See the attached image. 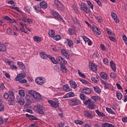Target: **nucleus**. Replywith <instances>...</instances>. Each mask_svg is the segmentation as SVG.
<instances>
[{
    "instance_id": "f257e3e1",
    "label": "nucleus",
    "mask_w": 127,
    "mask_h": 127,
    "mask_svg": "<svg viewBox=\"0 0 127 127\" xmlns=\"http://www.w3.org/2000/svg\"><path fill=\"white\" fill-rule=\"evenodd\" d=\"M28 93L30 95H31V96L33 97V98L35 99V100H36L37 101H39L40 100H41V95H40V94H39V93L34 90H30L28 92Z\"/></svg>"
},
{
    "instance_id": "f03ea898",
    "label": "nucleus",
    "mask_w": 127,
    "mask_h": 127,
    "mask_svg": "<svg viewBox=\"0 0 127 127\" xmlns=\"http://www.w3.org/2000/svg\"><path fill=\"white\" fill-rule=\"evenodd\" d=\"M55 5H56L57 8H58L60 10H64L65 7L64 5L60 2L59 0H55Z\"/></svg>"
},
{
    "instance_id": "7ed1b4c3",
    "label": "nucleus",
    "mask_w": 127,
    "mask_h": 127,
    "mask_svg": "<svg viewBox=\"0 0 127 127\" xmlns=\"http://www.w3.org/2000/svg\"><path fill=\"white\" fill-rule=\"evenodd\" d=\"M36 111L38 112L40 115H44V108L42 105H37L35 107Z\"/></svg>"
},
{
    "instance_id": "20e7f679",
    "label": "nucleus",
    "mask_w": 127,
    "mask_h": 127,
    "mask_svg": "<svg viewBox=\"0 0 127 127\" xmlns=\"http://www.w3.org/2000/svg\"><path fill=\"white\" fill-rule=\"evenodd\" d=\"M81 8L85 12V13H90L91 12V10L90 9V7H88L86 3H82L80 5Z\"/></svg>"
},
{
    "instance_id": "39448f33",
    "label": "nucleus",
    "mask_w": 127,
    "mask_h": 127,
    "mask_svg": "<svg viewBox=\"0 0 127 127\" xmlns=\"http://www.w3.org/2000/svg\"><path fill=\"white\" fill-rule=\"evenodd\" d=\"M68 104L70 106H78L81 104V101L79 99H72L68 101Z\"/></svg>"
},
{
    "instance_id": "423d86ee",
    "label": "nucleus",
    "mask_w": 127,
    "mask_h": 127,
    "mask_svg": "<svg viewBox=\"0 0 127 127\" xmlns=\"http://www.w3.org/2000/svg\"><path fill=\"white\" fill-rule=\"evenodd\" d=\"M92 29L94 34H96V35H101V34H102V32L100 31L99 28L96 26V25H93L92 26Z\"/></svg>"
},
{
    "instance_id": "0eeeda50",
    "label": "nucleus",
    "mask_w": 127,
    "mask_h": 127,
    "mask_svg": "<svg viewBox=\"0 0 127 127\" xmlns=\"http://www.w3.org/2000/svg\"><path fill=\"white\" fill-rule=\"evenodd\" d=\"M93 92L92 88L85 87L82 90L81 93L82 94H85L86 95H90Z\"/></svg>"
},
{
    "instance_id": "6e6552de",
    "label": "nucleus",
    "mask_w": 127,
    "mask_h": 127,
    "mask_svg": "<svg viewBox=\"0 0 127 127\" xmlns=\"http://www.w3.org/2000/svg\"><path fill=\"white\" fill-rule=\"evenodd\" d=\"M48 103L51 105L52 108H54L55 109H57V108H59V103H58V102H56L54 101L48 100Z\"/></svg>"
},
{
    "instance_id": "1a4fd4ad",
    "label": "nucleus",
    "mask_w": 127,
    "mask_h": 127,
    "mask_svg": "<svg viewBox=\"0 0 127 127\" xmlns=\"http://www.w3.org/2000/svg\"><path fill=\"white\" fill-rule=\"evenodd\" d=\"M16 103H18V104H20L21 106H23V105H24V99H23L22 96H18L16 98Z\"/></svg>"
},
{
    "instance_id": "9d476101",
    "label": "nucleus",
    "mask_w": 127,
    "mask_h": 127,
    "mask_svg": "<svg viewBox=\"0 0 127 127\" xmlns=\"http://www.w3.org/2000/svg\"><path fill=\"white\" fill-rule=\"evenodd\" d=\"M35 82L39 85H43L44 81L42 77H38L35 79Z\"/></svg>"
},
{
    "instance_id": "9b49d317",
    "label": "nucleus",
    "mask_w": 127,
    "mask_h": 127,
    "mask_svg": "<svg viewBox=\"0 0 127 127\" xmlns=\"http://www.w3.org/2000/svg\"><path fill=\"white\" fill-rule=\"evenodd\" d=\"M111 15H112V18H113V19H114V20L116 23H119V22H120V20L118 18V16L117 15V14L113 12V13H112Z\"/></svg>"
},
{
    "instance_id": "f8f14e48",
    "label": "nucleus",
    "mask_w": 127,
    "mask_h": 127,
    "mask_svg": "<svg viewBox=\"0 0 127 127\" xmlns=\"http://www.w3.org/2000/svg\"><path fill=\"white\" fill-rule=\"evenodd\" d=\"M17 65L19 66V68H20V69L21 70H23V71L26 70V68H25V66L24 65V64L22 63V62H18L17 63Z\"/></svg>"
},
{
    "instance_id": "ddd939ff",
    "label": "nucleus",
    "mask_w": 127,
    "mask_h": 127,
    "mask_svg": "<svg viewBox=\"0 0 127 127\" xmlns=\"http://www.w3.org/2000/svg\"><path fill=\"white\" fill-rule=\"evenodd\" d=\"M110 65L113 71H114V72H116L117 70V66H116V64H115V62H114V61H111L110 62Z\"/></svg>"
},
{
    "instance_id": "4468645a",
    "label": "nucleus",
    "mask_w": 127,
    "mask_h": 127,
    "mask_svg": "<svg viewBox=\"0 0 127 127\" xmlns=\"http://www.w3.org/2000/svg\"><path fill=\"white\" fill-rule=\"evenodd\" d=\"M61 52L62 54H63V55H64V56H65L66 58H67V59H69L70 58V55H69V54L67 53V52H66L65 49H62Z\"/></svg>"
},
{
    "instance_id": "2eb2a0df",
    "label": "nucleus",
    "mask_w": 127,
    "mask_h": 127,
    "mask_svg": "<svg viewBox=\"0 0 127 127\" xmlns=\"http://www.w3.org/2000/svg\"><path fill=\"white\" fill-rule=\"evenodd\" d=\"M25 73H19L18 75H17L16 77L15 78L16 81H18V80L20 79H22V78H24L25 77Z\"/></svg>"
},
{
    "instance_id": "dca6fc26",
    "label": "nucleus",
    "mask_w": 127,
    "mask_h": 127,
    "mask_svg": "<svg viewBox=\"0 0 127 127\" xmlns=\"http://www.w3.org/2000/svg\"><path fill=\"white\" fill-rule=\"evenodd\" d=\"M69 84L71 88H73V89H76L77 88V84L76 82L73 80L69 81Z\"/></svg>"
},
{
    "instance_id": "f3484780",
    "label": "nucleus",
    "mask_w": 127,
    "mask_h": 127,
    "mask_svg": "<svg viewBox=\"0 0 127 127\" xmlns=\"http://www.w3.org/2000/svg\"><path fill=\"white\" fill-rule=\"evenodd\" d=\"M40 5L42 8H47V3L45 1H42L40 3Z\"/></svg>"
},
{
    "instance_id": "a211bd4d",
    "label": "nucleus",
    "mask_w": 127,
    "mask_h": 127,
    "mask_svg": "<svg viewBox=\"0 0 127 127\" xmlns=\"http://www.w3.org/2000/svg\"><path fill=\"white\" fill-rule=\"evenodd\" d=\"M62 60H63V58L61 57H58L56 61V63L54 64H62Z\"/></svg>"
},
{
    "instance_id": "6ab92c4d",
    "label": "nucleus",
    "mask_w": 127,
    "mask_h": 127,
    "mask_svg": "<svg viewBox=\"0 0 127 127\" xmlns=\"http://www.w3.org/2000/svg\"><path fill=\"white\" fill-rule=\"evenodd\" d=\"M100 76L102 79H104V80H107L108 78V75L106 74L104 72H102L100 74Z\"/></svg>"
},
{
    "instance_id": "aec40b11",
    "label": "nucleus",
    "mask_w": 127,
    "mask_h": 127,
    "mask_svg": "<svg viewBox=\"0 0 127 127\" xmlns=\"http://www.w3.org/2000/svg\"><path fill=\"white\" fill-rule=\"evenodd\" d=\"M0 51L2 52H4V51H6V47L4 45L1 44V42H0Z\"/></svg>"
},
{
    "instance_id": "412c9836",
    "label": "nucleus",
    "mask_w": 127,
    "mask_h": 127,
    "mask_svg": "<svg viewBox=\"0 0 127 127\" xmlns=\"http://www.w3.org/2000/svg\"><path fill=\"white\" fill-rule=\"evenodd\" d=\"M84 115L85 116V117H87V118H89V119H93V115H92L87 111L84 112Z\"/></svg>"
},
{
    "instance_id": "4be33fe9",
    "label": "nucleus",
    "mask_w": 127,
    "mask_h": 127,
    "mask_svg": "<svg viewBox=\"0 0 127 127\" xmlns=\"http://www.w3.org/2000/svg\"><path fill=\"white\" fill-rule=\"evenodd\" d=\"M40 55L42 59H47L48 55L44 52H42L40 54Z\"/></svg>"
},
{
    "instance_id": "5701e85b",
    "label": "nucleus",
    "mask_w": 127,
    "mask_h": 127,
    "mask_svg": "<svg viewBox=\"0 0 127 127\" xmlns=\"http://www.w3.org/2000/svg\"><path fill=\"white\" fill-rule=\"evenodd\" d=\"M116 96L118 100H122L123 99V94L120 91H117L116 92Z\"/></svg>"
},
{
    "instance_id": "b1692460",
    "label": "nucleus",
    "mask_w": 127,
    "mask_h": 127,
    "mask_svg": "<svg viewBox=\"0 0 127 127\" xmlns=\"http://www.w3.org/2000/svg\"><path fill=\"white\" fill-rule=\"evenodd\" d=\"M102 127H115V126H114L113 124H110L109 123H104L102 124L101 125Z\"/></svg>"
},
{
    "instance_id": "393cba45",
    "label": "nucleus",
    "mask_w": 127,
    "mask_h": 127,
    "mask_svg": "<svg viewBox=\"0 0 127 127\" xmlns=\"http://www.w3.org/2000/svg\"><path fill=\"white\" fill-rule=\"evenodd\" d=\"M53 14L55 17L58 18L59 19H60V20H62V18L60 17V15H59V13H58V12L55 11L53 12Z\"/></svg>"
},
{
    "instance_id": "a878e982",
    "label": "nucleus",
    "mask_w": 127,
    "mask_h": 127,
    "mask_svg": "<svg viewBox=\"0 0 127 127\" xmlns=\"http://www.w3.org/2000/svg\"><path fill=\"white\" fill-rule=\"evenodd\" d=\"M33 39L34 41H36V42H41V41H42L41 37L38 36H34Z\"/></svg>"
},
{
    "instance_id": "bb28decb",
    "label": "nucleus",
    "mask_w": 127,
    "mask_h": 127,
    "mask_svg": "<svg viewBox=\"0 0 127 127\" xmlns=\"http://www.w3.org/2000/svg\"><path fill=\"white\" fill-rule=\"evenodd\" d=\"M94 106L95 105H94V103H92L91 102H90L88 104V108L90 110H94L95 109Z\"/></svg>"
},
{
    "instance_id": "cd10ccee",
    "label": "nucleus",
    "mask_w": 127,
    "mask_h": 127,
    "mask_svg": "<svg viewBox=\"0 0 127 127\" xmlns=\"http://www.w3.org/2000/svg\"><path fill=\"white\" fill-rule=\"evenodd\" d=\"M49 35H50V37L53 38L55 35V31L53 30V29L51 30V32L48 33Z\"/></svg>"
},
{
    "instance_id": "c85d7f7f",
    "label": "nucleus",
    "mask_w": 127,
    "mask_h": 127,
    "mask_svg": "<svg viewBox=\"0 0 127 127\" xmlns=\"http://www.w3.org/2000/svg\"><path fill=\"white\" fill-rule=\"evenodd\" d=\"M47 58H49L54 64L56 63V60H55V59L54 58V57H52L51 56L49 55H48Z\"/></svg>"
},
{
    "instance_id": "c756f323",
    "label": "nucleus",
    "mask_w": 127,
    "mask_h": 127,
    "mask_svg": "<svg viewBox=\"0 0 127 127\" xmlns=\"http://www.w3.org/2000/svg\"><path fill=\"white\" fill-rule=\"evenodd\" d=\"M63 89L64 91H66V92H69V91H70V87H69V85H68V84H65L64 85Z\"/></svg>"
},
{
    "instance_id": "7c9ffc66",
    "label": "nucleus",
    "mask_w": 127,
    "mask_h": 127,
    "mask_svg": "<svg viewBox=\"0 0 127 127\" xmlns=\"http://www.w3.org/2000/svg\"><path fill=\"white\" fill-rule=\"evenodd\" d=\"M95 112L99 117H105V114L100 112L99 110H96Z\"/></svg>"
},
{
    "instance_id": "2f4dec72",
    "label": "nucleus",
    "mask_w": 127,
    "mask_h": 127,
    "mask_svg": "<svg viewBox=\"0 0 127 127\" xmlns=\"http://www.w3.org/2000/svg\"><path fill=\"white\" fill-rule=\"evenodd\" d=\"M93 88H94V91H95V92H96V93H98V94L101 93V89H100L99 87L96 86V87H94Z\"/></svg>"
},
{
    "instance_id": "473e14b6",
    "label": "nucleus",
    "mask_w": 127,
    "mask_h": 127,
    "mask_svg": "<svg viewBox=\"0 0 127 127\" xmlns=\"http://www.w3.org/2000/svg\"><path fill=\"white\" fill-rule=\"evenodd\" d=\"M32 95L30 96L29 95H26V97H25V99L26 100V101H28V102H30V101H31L32 100Z\"/></svg>"
},
{
    "instance_id": "72a5a7b5",
    "label": "nucleus",
    "mask_w": 127,
    "mask_h": 127,
    "mask_svg": "<svg viewBox=\"0 0 127 127\" xmlns=\"http://www.w3.org/2000/svg\"><path fill=\"white\" fill-rule=\"evenodd\" d=\"M106 111H107V112H108V113H109V114H114V115H116V113H115V112H114V111H113V110H112V109L111 108H106Z\"/></svg>"
},
{
    "instance_id": "f704fd0d",
    "label": "nucleus",
    "mask_w": 127,
    "mask_h": 127,
    "mask_svg": "<svg viewBox=\"0 0 127 127\" xmlns=\"http://www.w3.org/2000/svg\"><path fill=\"white\" fill-rule=\"evenodd\" d=\"M67 41L68 43V45L69 47H72V46H73V41H72V40L67 39Z\"/></svg>"
},
{
    "instance_id": "c9c22d12",
    "label": "nucleus",
    "mask_w": 127,
    "mask_h": 127,
    "mask_svg": "<svg viewBox=\"0 0 127 127\" xmlns=\"http://www.w3.org/2000/svg\"><path fill=\"white\" fill-rule=\"evenodd\" d=\"M8 103L10 106H13V105H14V100L9 99L8 100Z\"/></svg>"
},
{
    "instance_id": "e433bc0d",
    "label": "nucleus",
    "mask_w": 127,
    "mask_h": 127,
    "mask_svg": "<svg viewBox=\"0 0 127 127\" xmlns=\"http://www.w3.org/2000/svg\"><path fill=\"white\" fill-rule=\"evenodd\" d=\"M99 53H98V52H95L93 54L92 57L94 59H97V58H99Z\"/></svg>"
},
{
    "instance_id": "4c0bfd02",
    "label": "nucleus",
    "mask_w": 127,
    "mask_h": 127,
    "mask_svg": "<svg viewBox=\"0 0 127 127\" xmlns=\"http://www.w3.org/2000/svg\"><path fill=\"white\" fill-rule=\"evenodd\" d=\"M87 4L89 5V7H90V8H91L92 10H93V9H94V5H93V4H92V3L91 2V1H87Z\"/></svg>"
},
{
    "instance_id": "58836bf2",
    "label": "nucleus",
    "mask_w": 127,
    "mask_h": 127,
    "mask_svg": "<svg viewBox=\"0 0 127 127\" xmlns=\"http://www.w3.org/2000/svg\"><path fill=\"white\" fill-rule=\"evenodd\" d=\"M19 95L21 96V97H24L25 96V94H24V90H20L19 91Z\"/></svg>"
},
{
    "instance_id": "ea45409f",
    "label": "nucleus",
    "mask_w": 127,
    "mask_h": 127,
    "mask_svg": "<svg viewBox=\"0 0 127 127\" xmlns=\"http://www.w3.org/2000/svg\"><path fill=\"white\" fill-rule=\"evenodd\" d=\"M11 31H12L11 28L9 27L7 29V33L8 35H11V34H12V32Z\"/></svg>"
},
{
    "instance_id": "a19ab883",
    "label": "nucleus",
    "mask_w": 127,
    "mask_h": 127,
    "mask_svg": "<svg viewBox=\"0 0 127 127\" xmlns=\"http://www.w3.org/2000/svg\"><path fill=\"white\" fill-rule=\"evenodd\" d=\"M79 81L82 82V84H85V85H89L90 83L87 81V80H85L84 79H80Z\"/></svg>"
},
{
    "instance_id": "79ce46f5",
    "label": "nucleus",
    "mask_w": 127,
    "mask_h": 127,
    "mask_svg": "<svg viewBox=\"0 0 127 127\" xmlns=\"http://www.w3.org/2000/svg\"><path fill=\"white\" fill-rule=\"evenodd\" d=\"M61 68L63 73H67V70L66 69V67H65V66H61Z\"/></svg>"
},
{
    "instance_id": "37998d69",
    "label": "nucleus",
    "mask_w": 127,
    "mask_h": 127,
    "mask_svg": "<svg viewBox=\"0 0 127 127\" xmlns=\"http://www.w3.org/2000/svg\"><path fill=\"white\" fill-rule=\"evenodd\" d=\"M91 80L93 82H94V83H98V82H99V78H98V77H91Z\"/></svg>"
},
{
    "instance_id": "c03bdc74",
    "label": "nucleus",
    "mask_w": 127,
    "mask_h": 127,
    "mask_svg": "<svg viewBox=\"0 0 127 127\" xmlns=\"http://www.w3.org/2000/svg\"><path fill=\"white\" fill-rule=\"evenodd\" d=\"M74 123L76 125H83V124H84V122H83V121L78 120L74 121Z\"/></svg>"
},
{
    "instance_id": "a18cd8bd",
    "label": "nucleus",
    "mask_w": 127,
    "mask_h": 127,
    "mask_svg": "<svg viewBox=\"0 0 127 127\" xmlns=\"http://www.w3.org/2000/svg\"><path fill=\"white\" fill-rule=\"evenodd\" d=\"M66 64H67V61H66L64 58H63L62 64H61V66H65Z\"/></svg>"
},
{
    "instance_id": "49530a36",
    "label": "nucleus",
    "mask_w": 127,
    "mask_h": 127,
    "mask_svg": "<svg viewBox=\"0 0 127 127\" xmlns=\"http://www.w3.org/2000/svg\"><path fill=\"white\" fill-rule=\"evenodd\" d=\"M78 75L80 76V77H82V78H86V75L84 74V73H82L80 71V70H78Z\"/></svg>"
},
{
    "instance_id": "de8ad7c7",
    "label": "nucleus",
    "mask_w": 127,
    "mask_h": 127,
    "mask_svg": "<svg viewBox=\"0 0 127 127\" xmlns=\"http://www.w3.org/2000/svg\"><path fill=\"white\" fill-rule=\"evenodd\" d=\"M30 121H38V118H37L33 115H31V117L29 118Z\"/></svg>"
},
{
    "instance_id": "09e8293b",
    "label": "nucleus",
    "mask_w": 127,
    "mask_h": 127,
    "mask_svg": "<svg viewBox=\"0 0 127 127\" xmlns=\"http://www.w3.org/2000/svg\"><path fill=\"white\" fill-rule=\"evenodd\" d=\"M53 38L55 39V40L58 41V40H60V39H61V36L60 35H57L54 36Z\"/></svg>"
},
{
    "instance_id": "8fccbe9b",
    "label": "nucleus",
    "mask_w": 127,
    "mask_h": 127,
    "mask_svg": "<svg viewBox=\"0 0 127 127\" xmlns=\"http://www.w3.org/2000/svg\"><path fill=\"white\" fill-rule=\"evenodd\" d=\"M3 111H4V105L0 103V112H3Z\"/></svg>"
},
{
    "instance_id": "3c124183",
    "label": "nucleus",
    "mask_w": 127,
    "mask_h": 127,
    "mask_svg": "<svg viewBox=\"0 0 127 127\" xmlns=\"http://www.w3.org/2000/svg\"><path fill=\"white\" fill-rule=\"evenodd\" d=\"M110 77L112 78V79H116V78H117V74H115L114 72H111L110 73Z\"/></svg>"
},
{
    "instance_id": "603ef678",
    "label": "nucleus",
    "mask_w": 127,
    "mask_h": 127,
    "mask_svg": "<svg viewBox=\"0 0 127 127\" xmlns=\"http://www.w3.org/2000/svg\"><path fill=\"white\" fill-rule=\"evenodd\" d=\"M5 89V86H4V84L2 83L0 85V91H3Z\"/></svg>"
},
{
    "instance_id": "864d4df0",
    "label": "nucleus",
    "mask_w": 127,
    "mask_h": 127,
    "mask_svg": "<svg viewBox=\"0 0 127 127\" xmlns=\"http://www.w3.org/2000/svg\"><path fill=\"white\" fill-rule=\"evenodd\" d=\"M10 8H11V9L16 10V11L18 12H20V11L19 10V8H18V7H13L12 6H10Z\"/></svg>"
},
{
    "instance_id": "5fc2aeb1",
    "label": "nucleus",
    "mask_w": 127,
    "mask_h": 127,
    "mask_svg": "<svg viewBox=\"0 0 127 127\" xmlns=\"http://www.w3.org/2000/svg\"><path fill=\"white\" fill-rule=\"evenodd\" d=\"M123 40L124 41L125 44H127V36L125 34L123 35Z\"/></svg>"
},
{
    "instance_id": "6e6d98bb",
    "label": "nucleus",
    "mask_w": 127,
    "mask_h": 127,
    "mask_svg": "<svg viewBox=\"0 0 127 127\" xmlns=\"http://www.w3.org/2000/svg\"><path fill=\"white\" fill-rule=\"evenodd\" d=\"M67 96L68 98H71V97H74V96H75V94L73 92H69L67 94Z\"/></svg>"
},
{
    "instance_id": "4d7b16f0",
    "label": "nucleus",
    "mask_w": 127,
    "mask_h": 127,
    "mask_svg": "<svg viewBox=\"0 0 127 127\" xmlns=\"http://www.w3.org/2000/svg\"><path fill=\"white\" fill-rule=\"evenodd\" d=\"M22 79H20L19 80H18L19 81V83H21L22 84H24L27 83V80L26 79H23L21 80Z\"/></svg>"
},
{
    "instance_id": "13d9d810",
    "label": "nucleus",
    "mask_w": 127,
    "mask_h": 127,
    "mask_svg": "<svg viewBox=\"0 0 127 127\" xmlns=\"http://www.w3.org/2000/svg\"><path fill=\"white\" fill-rule=\"evenodd\" d=\"M8 3L9 4H11V5H12L13 6H15V2L13 1V0L8 1Z\"/></svg>"
},
{
    "instance_id": "bf43d9fd",
    "label": "nucleus",
    "mask_w": 127,
    "mask_h": 127,
    "mask_svg": "<svg viewBox=\"0 0 127 127\" xmlns=\"http://www.w3.org/2000/svg\"><path fill=\"white\" fill-rule=\"evenodd\" d=\"M91 99H88V100L83 101V104H84V105H85V106H87V105H88V104H89V103H91Z\"/></svg>"
},
{
    "instance_id": "052dcab7",
    "label": "nucleus",
    "mask_w": 127,
    "mask_h": 127,
    "mask_svg": "<svg viewBox=\"0 0 127 127\" xmlns=\"http://www.w3.org/2000/svg\"><path fill=\"white\" fill-rule=\"evenodd\" d=\"M109 38L110 40H111V41H113V42H116V38H115L114 37H112V36H109Z\"/></svg>"
},
{
    "instance_id": "680f3d73",
    "label": "nucleus",
    "mask_w": 127,
    "mask_h": 127,
    "mask_svg": "<svg viewBox=\"0 0 127 127\" xmlns=\"http://www.w3.org/2000/svg\"><path fill=\"white\" fill-rule=\"evenodd\" d=\"M9 97V95L7 93H5L4 94V98L5 100H7Z\"/></svg>"
},
{
    "instance_id": "e2e57ef3",
    "label": "nucleus",
    "mask_w": 127,
    "mask_h": 127,
    "mask_svg": "<svg viewBox=\"0 0 127 127\" xmlns=\"http://www.w3.org/2000/svg\"><path fill=\"white\" fill-rule=\"evenodd\" d=\"M80 97L82 101H85V95L84 94L81 93L80 94Z\"/></svg>"
},
{
    "instance_id": "0e129e2a",
    "label": "nucleus",
    "mask_w": 127,
    "mask_h": 127,
    "mask_svg": "<svg viewBox=\"0 0 127 127\" xmlns=\"http://www.w3.org/2000/svg\"><path fill=\"white\" fill-rule=\"evenodd\" d=\"M116 86H117V88L119 90H123V87L121 86V84L119 83L116 84Z\"/></svg>"
},
{
    "instance_id": "69168bd1",
    "label": "nucleus",
    "mask_w": 127,
    "mask_h": 127,
    "mask_svg": "<svg viewBox=\"0 0 127 127\" xmlns=\"http://www.w3.org/2000/svg\"><path fill=\"white\" fill-rule=\"evenodd\" d=\"M10 19L11 18L8 16H5L3 17V19H5V20H8L10 21Z\"/></svg>"
},
{
    "instance_id": "338daca9",
    "label": "nucleus",
    "mask_w": 127,
    "mask_h": 127,
    "mask_svg": "<svg viewBox=\"0 0 127 127\" xmlns=\"http://www.w3.org/2000/svg\"><path fill=\"white\" fill-rule=\"evenodd\" d=\"M83 40H84L85 42H89V41H90V39L85 37H83Z\"/></svg>"
},
{
    "instance_id": "774afa93",
    "label": "nucleus",
    "mask_w": 127,
    "mask_h": 127,
    "mask_svg": "<svg viewBox=\"0 0 127 127\" xmlns=\"http://www.w3.org/2000/svg\"><path fill=\"white\" fill-rule=\"evenodd\" d=\"M38 126V124L37 123L32 124L30 125V126L31 127H37Z\"/></svg>"
}]
</instances>
